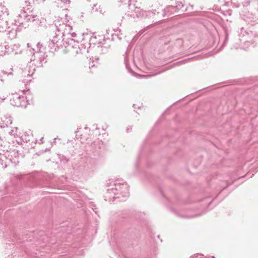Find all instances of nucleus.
<instances>
[{"label":"nucleus","mask_w":258,"mask_h":258,"mask_svg":"<svg viewBox=\"0 0 258 258\" xmlns=\"http://www.w3.org/2000/svg\"><path fill=\"white\" fill-rule=\"evenodd\" d=\"M128 196L127 183L122 179H117L110 183L105 197L109 201H114L116 199L126 198Z\"/></svg>","instance_id":"obj_1"},{"label":"nucleus","mask_w":258,"mask_h":258,"mask_svg":"<svg viewBox=\"0 0 258 258\" xmlns=\"http://www.w3.org/2000/svg\"><path fill=\"white\" fill-rule=\"evenodd\" d=\"M27 45L28 48V50L33 53L30 59L31 62L33 61V64L37 67L41 66L43 61L47 56L42 45L40 42L38 43L37 45V50L35 52H33L35 50L34 49L31 47V45L29 43H27Z\"/></svg>","instance_id":"obj_2"},{"label":"nucleus","mask_w":258,"mask_h":258,"mask_svg":"<svg viewBox=\"0 0 258 258\" xmlns=\"http://www.w3.org/2000/svg\"><path fill=\"white\" fill-rule=\"evenodd\" d=\"M70 46V40L69 41H64L63 36L56 35L53 39L50 40L48 47L49 51L52 53L58 51L60 48H67Z\"/></svg>","instance_id":"obj_3"},{"label":"nucleus","mask_w":258,"mask_h":258,"mask_svg":"<svg viewBox=\"0 0 258 258\" xmlns=\"http://www.w3.org/2000/svg\"><path fill=\"white\" fill-rule=\"evenodd\" d=\"M54 25L56 29L58 31L61 32L63 37L67 36L68 39H70L69 36L74 38L76 36V33L73 31V27L69 24L64 23L61 19H58L54 21Z\"/></svg>","instance_id":"obj_4"},{"label":"nucleus","mask_w":258,"mask_h":258,"mask_svg":"<svg viewBox=\"0 0 258 258\" xmlns=\"http://www.w3.org/2000/svg\"><path fill=\"white\" fill-rule=\"evenodd\" d=\"M128 9L131 11V14L128 13L127 16L133 18L135 21L136 19H142L149 17L151 14V11H146L140 8L135 7L134 5H132L131 3L128 5Z\"/></svg>","instance_id":"obj_5"},{"label":"nucleus","mask_w":258,"mask_h":258,"mask_svg":"<svg viewBox=\"0 0 258 258\" xmlns=\"http://www.w3.org/2000/svg\"><path fill=\"white\" fill-rule=\"evenodd\" d=\"M22 94L23 93L22 92ZM10 103L14 106L26 107L27 103L26 97L23 94L21 95L17 93H12L10 97Z\"/></svg>","instance_id":"obj_6"},{"label":"nucleus","mask_w":258,"mask_h":258,"mask_svg":"<svg viewBox=\"0 0 258 258\" xmlns=\"http://www.w3.org/2000/svg\"><path fill=\"white\" fill-rule=\"evenodd\" d=\"M19 17L21 18H24V22L20 21L19 19L15 21L16 26L24 27L25 22H34L37 20V16L32 15H27L26 12L23 11L19 14Z\"/></svg>","instance_id":"obj_7"},{"label":"nucleus","mask_w":258,"mask_h":258,"mask_svg":"<svg viewBox=\"0 0 258 258\" xmlns=\"http://www.w3.org/2000/svg\"><path fill=\"white\" fill-rule=\"evenodd\" d=\"M75 42V40L73 38L70 39V46L69 50L71 51L73 53H75L77 54L80 53H83L86 51L85 47H84L83 45H81V47L78 45V41L77 42V44H75L74 45L73 44Z\"/></svg>","instance_id":"obj_8"},{"label":"nucleus","mask_w":258,"mask_h":258,"mask_svg":"<svg viewBox=\"0 0 258 258\" xmlns=\"http://www.w3.org/2000/svg\"><path fill=\"white\" fill-rule=\"evenodd\" d=\"M176 7L168 6L163 10L164 17H170L176 12Z\"/></svg>","instance_id":"obj_9"},{"label":"nucleus","mask_w":258,"mask_h":258,"mask_svg":"<svg viewBox=\"0 0 258 258\" xmlns=\"http://www.w3.org/2000/svg\"><path fill=\"white\" fill-rule=\"evenodd\" d=\"M9 15V10L6 6L0 5V18L4 19Z\"/></svg>","instance_id":"obj_10"},{"label":"nucleus","mask_w":258,"mask_h":258,"mask_svg":"<svg viewBox=\"0 0 258 258\" xmlns=\"http://www.w3.org/2000/svg\"><path fill=\"white\" fill-rule=\"evenodd\" d=\"M8 25L7 20L0 18V32H5L9 28Z\"/></svg>","instance_id":"obj_11"},{"label":"nucleus","mask_w":258,"mask_h":258,"mask_svg":"<svg viewBox=\"0 0 258 258\" xmlns=\"http://www.w3.org/2000/svg\"><path fill=\"white\" fill-rule=\"evenodd\" d=\"M9 47L5 43L4 44H2L1 42L0 44V56H4L7 52V50L9 49Z\"/></svg>","instance_id":"obj_12"},{"label":"nucleus","mask_w":258,"mask_h":258,"mask_svg":"<svg viewBox=\"0 0 258 258\" xmlns=\"http://www.w3.org/2000/svg\"><path fill=\"white\" fill-rule=\"evenodd\" d=\"M91 12H99L100 13H102V10L100 5H98L97 3H95L91 7Z\"/></svg>","instance_id":"obj_13"},{"label":"nucleus","mask_w":258,"mask_h":258,"mask_svg":"<svg viewBox=\"0 0 258 258\" xmlns=\"http://www.w3.org/2000/svg\"><path fill=\"white\" fill-rule=\"evenodd\" d=\"M35 71V69H33L32 70L29 69L27 70V69H25V71L23 73V76L24 77H26V75L28 77H31L34 74Z\"/></svg>","instance_id":"obj_14"},{"label":"nucleus","mask_w":258,"mask_h":258,"mask_svg":"<svg viewBox=\"0 0 258 258\" xmlns=\"http://www.w3.org/2000/svg\"><path fill=\"white\" fill-rule=\"evenodd\" d=\"M19 137L20 138L21 140L22 141H23L24 142L27 143L28 141H30V136L28 135H25L24 136V135L21 136V135H20Z\"/></svg>","instance_id":"obj_15"},{"label":"nucleus","mask_w":258,"mask_h":258,"mask_svg":"<svg viewBox=\"0 0 258 258\" xmlns=\"http://www.w3.org/2000/svg\"><path fill=\"white\" fill-rule=\"evenodd\" d=\"M17 130H18L17 127H15L13 130H12L10 132H9V134L12 136H14V137H16V136L19 137L20 133L19 134H18L17 133Z\"/></svg>","instance_id":"obj_16"},{"label":"nucleus","mask_w":258,"mask_h":258,"mask_svg":"<svg viewBox=\"0 0 258 258\" xmlns=\"http://www.w3.org/2000/svg\"><path fill=\"white\" fill-rule=\"evenodd\" d=\"M96 145H98V148L100 149L103 146V143L101 141L98 139L93 143V146H96Z\"/></svg>","instance_id":"obj_17"},{"label":"nucleus","mask_w":258,"mask_h":258,"mask_svg":"<svg viewBox=\"0 0 258 258\" xmlns=\"http://www.w3.org/2000/svg\"><path fill=\"white\" fill-rule=\"evenodd\" d=\"M124 63L125 64L126 68L128 70L129 72H131V69L129 66V64L128 63V59L126 56L125 57V58H124Z\"/></svg>","instance_id":"obj_18"},{"label":"nucleus","mask_w":258,"mask_h":258,"mask_svg":"<svg viewBox=\"0 0 258 258\" xmlns=\"http://www.w3.org/2000/svg\"><path fill=\"white\" fill-rule=\"evenodd\" d=\"M9 32L12 34V36L13 37H16L17 35V30L14 28H12V29L10 31H9Z\"/></svg>","instance_id":"obj_19"},{"label":"nucleus","mask_w":258,"mask_h":258,"mask_svg":"<svg viewBox=\"0 0 258 258\" xmlns=\"http://www.w3.org/2000/svg\"><path fill=\"white\" fill-rule=\"evenodd\" d=\"M8 120H7V122L6 123V126H8V124H11L12 122V119H11V118H8L7 119Z\"/></svg>","instance_id":"obj_20"},{"label":"nucleus","mask_w":258,"mask_h":258,"mask_svg":"<svg viewBox=\"0 0 258 258\" xmlns=\"http://www.w3.org/2000/svg\"><path fill=\"white\" fill-rule=\"evenodd\" d=\"M167 200L169 201V202L170 203H171V204H172L174 201H176V199H174V200H173V199H169L168 198Z\"/></svg>","instance_id":"obj_21"},{"label":"nucleus","mask_w":258,"mask_h":258,"mask_svg":"<svg viewBox=\"0 0 258 258\" xmlns=\"http://www.w3.org/2000/svg\"><path fill=\"white\" fill-rule=\"evenodd\" d=\"M2 72L4 74H8V75H10V74H12V72L11 71L10 72H6V71H2Z\"/></svg>","instance_id":"obj_22"},{"label":"nucleus","mask_w":258,"mask_h":258,"mask_svg":"<svg viewBox=\"0 0 258 258\" xmlns=\"http://www.w3.org/2000/svg\"><path fill=\"white\" fill-rule=\"evenodd\" d=\"M123 3H124V5L127 4L126 2H130L131 3V0H123Z\"/></svg>","instance_id":"obj_23"},{"label":"nucleus","mask_w":258,"mask_h":258,"mask_svg":"<svg viewBox=\"0 0 258 258\" xmlns=\"http://www.w3.org/2000/svg\"><path fill=\"white\" fill-rule=\"evenodd\" d=\"M43 139V138H42L40 139V141H41V143H43V142H42Z\"/></svg>","instance_id":"obj_24"},{"label":"nucleus","mask_w":258,"mask_h":258,"mask_svg":"<svg viewBox=\"0 0 258 258\" xmlns=\"http://www.w3.org/2000/svg\"><path fill=\"white\" fill-rule=\"evenodd\" d=\"M56 44L54 43V46H53V47H54V48H55V47H56Z\"/></svg>","instance_id":"obj_25"},{"label":"nucleus","mask_w":258,"mask_h":258,"mask_svg":"<svg viewBox=\"0 0 258 258\" xmlns=\"http://www.w3.org/2000/svg\"><path fill=\"white\" fill-rule=\"evenodd\" d=\"M56 44L54 43V46H53V47H54V48H55V47H56Z\"/></svg>","instance_id":"obj_26"},{"label":"nucleus","mask_w":258,"mask_h":258,"mask_svg":"<svg viewBox=\"0 0 258 258\" xmlns=\"http://www.w3.org/2000/svg\"><path fill=\"white\" fill-rule=\"evenodd\" d=\"M180 4L181 5V7H183V5H183L181 2L180 3Z\"/></svg>","instance_id":"obj_27"},{"label":"nucleus","mask_w":258,"mask_h":258,"mask_svg":"<svg viewBox=\"0 0 258 258\" xmlns=\"http://www.w3.org/2000/svg\"><path fill=\"white\" fill-rule=\"evenodd\" d=\"M0 5H2V0H0Z\"/></svg>","instance_id":"obj_28"},{"label":"nucleus","mask_w":258,"mask_h":258,"mask_svg":"<svg viewBox=\"0 0 258 258\" xmlns=\"http://www.w3.org/2000/svg\"><path fill=\"white\" fill-rule=\"evenodd\" d=\"M1 126L2 127H5V125H4V126L1 125Z\"/></svg>","instance_id":"obj_29"},{"label":"nucleus","mask_w":258,"mask_h":258,"mask_svg":"<svg viewBox=\"0 0 258 258\" xmlns=\"http://www.w3.org/2000/svg\"><path fill=\"white\" fill-rule=\"evenodd\" d=\"M178 8H179V7L180 6V4H179L178 3Z\"/></svg>","instance_id":"obj_30"},{"label":"nucleus","mask_w":258,"mask_h":258,"mask_svg":"<svg viewBox=\"0 0 258 258\" xmlns=\"http://www.w3.org/2000/svg\"><path fill=\"white\" fill-rule=\"evenodd\" d=\"M2 99L0 97V102L2 101Z\"/></svg>","instance_id":"obj_31"},{"label":"nucleus","mask_w":258,"mask_h":258,"mask_svg":"<svg viewBox=\"0 0 258 258\" xmlns=\"http://www.w3.org/2000/svg\"><path fill=\"white\" fill-rule=\"evenodd\" d=\"M224 184L227 185V183L226 182H224Z\"/></svg>","instance_id":"obj_32"},{"label":"nucleus","mask_w":258,"mask_h":258,"mask_svg":"<svg viewBox=\"0 0 258 258\" xmlns=\"http://www.w3.org/2000/svg\"><path fill=\"white\" fill-rule=\"evenodd\" d=\"M212 258H215L214 256H212Z\"/></svg>","instance_id":"obj_33"},{"label":"nucleus","mask_w":258,"mask_h":258,"mask_svg":"<svg viewBox=\"0 0 258 258\" xmlns=\"http://www.w3.org/2000/svg\"><path fill=\"white\" fill-rule=\"evenodd\" d=\"M88 1H90V0H87Z\"/></svg>","instance_id":"obj_34"},{"label":"nucleus","mask_w":258,"mask_h":258,"mask_svg":"<svg viewBox=\"0 0 258 258\" xmlns=\"http://www.w3.org/2000/svg\"><path fill=\"white\" fill-rule=\"evenodd\" d=\"M45 0H43V1H45Z\"/></svg>","instance_id":"obj_35"}]
</instances>
